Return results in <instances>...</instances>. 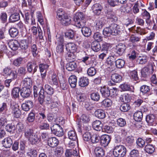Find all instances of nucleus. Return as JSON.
<instances>
[{"label":"nucleus","instance_id":"f257e3e1","mask_svg":"<svg viewBox=\"0 0 157 157\" xmlns=\"http://www.w3.org/2000/svg\"><path fill=\"white\" fill-rule=\"evenodd\" d=\"M121 30L119 25L113 23L109 27L104 29L103 34L105 36H109L111 35H116L120 33Z\"/></svg>","mask_w":157,"mask_h":157},{"label":"nucleus","instance_id":"f03ea898","mask_svg":"<svg viewBox=\"0 0 157 157\" xmlns=\"http://www.w3.org/2000/svg\"><path fill=\"white\" fill-rule=\"evenodd\" d=\"M56 18L63 25H67L71 23V17L68 16L67 14L62 9H59L57 10Z\"/></svg>","mask_w":157,"mask_h":157},{"label":"nucleus","instance_id":"7ed1b4c3","mask_svg":"<svg viewBox=\"0 0 157 157\" xmlns=\"http://www.w3.org/2000/svg\"><path fill=\"white\" fill-rule=\"evenodd\" d=\"M85 18V15L82 13L81 12L76 13L74 17L75 25L79 28L85 26L86 23V21L84 19Z\"/></svg>","mask_w":157,"mask_h":157},{"label":"nucleus","instance_id":"20e7f679","mask_svg":"<svg viewBox=\"0 0 157 157\" xmlns=\"http://www.w3.org/2000/svg\"><path fill=\"white\" fill-rule=\"evenodd\" d=\"M126 152V148L122 145L116 146L113 151V155L116 157H123L125 155Z\"/></svg>","mask_w":157,"mask_h":157},{"label":"nucleus","instance_id":"39448f33","mask_svg":"<svg viewBox=\"0 0 157 157\" xmlns=\"http://www.w3.org/2000/svg\"><path fill=\"white\" fill-rule=\"evenodd\" d=\"M52 132L58 136H61L63 135L62 128L59 124H56L51 127Z\"/></svg>","mask_w":157,"mask_h":157},{"label":"nucleus","instance_id":"423d86ee","mask_svg":"<svg viewBox=\"0 0 157 157\" xmlns=\"http://www.w3.org/2000/svg\"><path fill=\"white\" fill-rule=\"evenodd\" d=\"M32 42V37L29 36L27 39L22 40L19 44V46L22 49L26 50L28 48L29 43Z\"/></svg>","mask_w":157,"mask_h":157},{"label":"nucleus","instance_id":"0eeeda50","mask_svg":"<svg viewBox=\"0 0 157 157\" xmlns=\"http://www.w3.org/2000/svg\"><path fill=\"white\" fill-rule=\"evenodd\" d=\"M57 45L56 48V52L57 53L61 54L63 52L64 45L63 40L61 38L57 39V41L56 42Z\"/></svg>","mask_w":157,"mask_h":157},{"label":"nucleus","instance_id":"6e6552de","mask_svg":"<svg viewBox=\"0 0 157 157\" xmlns=\"http://www.w3.org/2000/svg\"><path fill=\"white\" fill-rule=\"evenodd\" d=\"M146 121L149 125L153 126L156 124L155 117L153 114H150L147 115L146 117Z\"/></svg>","mask_w":157,"mask_h":157},{"label":"nucleus","instance_id":"1a4fd4ad","mask_svg":"<svg viewBox=\"0 0 157 157\" xmlns=\"http://www.w3.org/2000/svg\"><path fill=\"white\" fill-rule=\"evenodd\" d=\"M126 46L123 44H120L117 45L116 48V52L120 56L122 55L125 52Z\"/></svg>","mask_w":157,"mask_h":157},{"label":"nucleus","instance_id":"9d476101","mask_svg":"<svg viewBox=\"0 0 157 157\" xmlns=\"http://www.w3.org/2000/svg\"><path fill=\"white\" fill-rule=\"evenodd\" d=\"M105 21L103 18L96 20L94 22V27L97 30H99L102 29L105 24Z\"/></svg>","mask_w":157,"mask_h":157},{"label":"nucleus","instance_id":"9b49d317","mask_svg":"<svg viewBox=\"0 0 157 157\" xmlns=\"http://www.w3.org/2000/svg\"><path fill=\"white\" fill-rule=\"evenodd\" d=\"M110 137L108 135H104L101 138V143L102 145L106 147L108 145L111 140Z\"/></svg>","mask_w":157,"mask_h":157},{"label":"nucleus","instance_id":"f8f14e48","mask_svg":"<svg viewBox=\"0 0 157 157\" xmlns=\"http://www.w3.org/2000/svg\"><path fill=\"white\" fill-rule=\"evenodd\" d=\"M31 93V90L29 88L23 87L20 90L21 95L24 98H26L29 97Z\"/></svg>","mask_w":157,"mask_h":157},{"label":"nucleus","instance_id":"ddd939ff","mask_svg":"<svg viewBox=\"0 0 157 157\" xmlns=\"http://www.w3.org/2000/svg\"><path fill=\"white\" fill-rule=\"evenodd\" d=\"M102 9L103 8L101 5L98 3L94 4L92 7L93 13L94 14L97 15H98L101 13Z\"/></svg>","mask_w":157,"mask_h":157},{"label":"nucleus","instance_id":"4468645a","mask_svg":"<svg viewBox=\"0 0 157 157\" xmlns=\"http://www.w3.org/2000/svg\"><path fill=\"white\" fill-rule=\"evenodd\" d=\"M106 15L109 21L114 22H116L117 21V17L115 13L113 11L108 10Z\"/></svg>","mask_w":157,"mask_h":157},{"label":"nucleus","instance_id":"2eb2a0df","mask_svg":"<svg viewBox=\"0 0 157 157\" xmlns=\"http://www.w3.org/2000/svg\"><path fill=\"white\" fill-rule=\"evenodd\" d=\"M40 140V136L38 135L37 134L34 133L29 140H28L31 144H36L38 143Z\"/></svg>","mask_w":157,"mask_h":157},{"label":"nucleus","instance_id":"dca6fc26","mask_svg":"<svg viewBox=\"0 0 157 157\" xmlns=\"http://www.w3.org/2000/svg\"><path fill=\"white\" fill-rule=\"evenodd\" d=\"M8 44L10 48L14 51L17 50L19 46V43L17 40H10L8 42Z\"/></svg>","mask_w":157,"mask_h":157},{"label":"nucleus","instance_id":"f3484780","mask_svg":"<svg viewBox=\"0 0 157 157\" xmlns=\"http://www.w3.org/2000/svg\"><path fill=\"white\" fill-rule=\"evenodd\" d=\"M58 144V140L55 137L49 138L48 140V145L52 147H56Z\"/></svg>","mask_w":157,"mask_h":157},{"label":"nucleus","instance_id":"a211bd4d","mask_svg":"<svg viewBox=\"0 0 157 157\" xmlns=\"http://www.w3.org/2000/svg\"><path fill=\"white\" fill-rule=\"evenodd\" d=\"M33 103L31 101L28 100L23 103L21 105V107L23 110L25 111L29 110L30 108L32 107Z\"/></svg>","mask_w":157,"mask_h":157},{"label":"nucleus","instance_id":"6ab92c4d","mask_svg":"<svg viewBox=\"0 0 157 157\" xmlns=\"http://www.w3.org/2000/svg\"><path fill=\"white\" fill-rule=\"evenodd\" d=\"M66 49L67 52H75L76 51L77 48L76 45L73 43H68L66 45Z\"/></svg>","mask_w":157,"mask_h":157},{"label":"nucleus","instance_id":"aec40b11","mask_svg":"<svg viewBox=\"0 0 157 157\" xmlns=\"http://www.w3.org/2000/svg\"><path fill=\"white\" fill-rule=\"evenodd\" d=\"M12 113L14 117L17 118L20 117L21 114V112L19 109V106L17 105H13L12 107Z\"/></svg>","mask_w":157,"mask_h":157},{"label":"nucleus","instance_id":"412c9836","mask_svg":"<svg viewBox=\"0 0 157 157\" xmlns=\"http://www.w3.org/2000/svg\"><path fill=\"white\" fill-rule=\"evenodd\" d=\"M89 83V80L88 78L86 77L81 78L78 81L79 86L84 87L88 85Z\"/></svg>","mask_w":157,"mask_h":157},{"label":"nucleus","instance_id":"4be33fe9","mask_svg":"<svg viewBox=\"0 0 157 157\" xmlns=\"http://www.w3.org/2000/svg\"><path fill=\"white\" fill-rule=\"evenodd\" d=\"M23 87L30 89L32 86V81L30 78H25L22 81Z\"/></svg>","mask_w":157,"mask_h":157},{"label":"nucleus","instance_id":"5701e85b","mask_svg":"<svg viewBox=\"0 0 157 157\" xmlns=\"http://www.w3.org/2000/svg\"><path fill=\"white\" fill-rule=\"evenodd\" d=\"M79 152L77 150L74 149H67L65 153L66 157H71L72 155L77 156Z\"/></svg>","mask_w":157,"mask_h":157},{"label":"nucleus","instance_id":"b1692460","mask_svg":"<svg viewBox=\"0 0 157 157\" xmlns=\"http://www.w3.org/2000/svg\"><path fill=\"white\" fill-rule=\"evenodd\" d=\"M13 144L12 139L10 137H7L5 138L2 141L3 146L6 148H10Z\"/></svg>","mask_w":157,"mask_h":157},{"label":"nucleus","instance_id":"393cba45","mask_svg":"<svg viewBox=\"0 0 157 157\" xmlns=\"http://www.w3.org/2000/svg\"><path fill=\"white\" fill-rule=\"evenodd\" d=\"M100 92L102 96L105 98L108 97L110 95V92L108 86H104L101 87Z\"/></svg>","mask_w":157,"mask_h":157},{"label":"nucleus","instance_id":"a878e982","mask_svg":"<svg viewBox=\"0 0 157 157\" xmlns=\"http://www.w3.org/2000/svg\"><path fill=\"white\" fill-rule=\"evenodd\" d=\"M80 28H82L81 31L84 36L88 37L91 35V31L90 28L84 26L81 27Z\"/></svg>","mask_w":157,"mask_h":157},{"label":"nucleus","instance_id":"bb28decb","mask_svg":"<svg viewBox=\"0 0 157 157\" xmlns=\"http://www.w3.org/2000/svg\"><path fill=\"white\" fill-rule=\"evenodd\" d=\"M92 126L93 128L97 131H100L102 129V124L99 120H96L93 122Z\"/></svg>","mask_w":157,"mask_h":157},{"label":"nucleus","instance_id":"cd10ccee","mask_svg":"<svg viewBox=\"0 0 157 157\" xmlns=\"http://www.w3.org/2000/svg\"><path fill=\"white\" fill-rule=\"evenodd\" d=\"M69 82L72 88H74L76 87L77 82L76 77L74 75L71 76L69 78Z\"/></svg>","mask_w":157,"mask_h":157},{"label":"nucleus","instance_id":"c85d7f7f","mask_svg":"<svg viewBox=\"0 0 157 157\" xmlns=\"http://www.w3.org/2000/svg\"><path fill=\"white\" fill-rule=\"evenodd\" d=\"M95 116L98 118L103 119L105 117V111L101 109H98L94 112Z\"/></svg>","mask_w":157,"mask_h":157},{"label":"nucleus","instance_id":"c756f323","mask_svg":"<svg viewBox=\"0 0 157 157\" xmlns=\"http://www.w3.org/2000/svg\"><path fill=\"white\" fill-rule=\"evenodd\" d=\"M111 80L115 83H119L122 80V76L117 73L113 74L111 76Z\"/></svg>","mask_w":157,"mask_h":157},{"label":"nucleus","instance_id":"7c9ffc66","mask_svg":"<svg viewBox=\"0 0 157 157\" xmlns=\"http://www.w3.org/2000/svg\"><path fill=\"white\" fill-rule=\"evenodd\" d=\"M77 67L76 63L75 62H70L67 63L66 65V68L68 71H71L75 70Z\"/></svg>","mask_w":157,"mask_h":157},{"label":"nucleus","instance_id":"2f4dec72","mask_svg":"<svg viewBox=\"0 0 157 157\" xmlns=\"http://www.w3.org/2000/svg\"><path fill=\"white\" fill-rule=\"evenodd\" d=\"M44 91L43 88L42 87L39 93L38 100L41 104L43 103L45 100Z\"/></svg>","mask_w":157,"mask_h":157},{"label":"nucleus","instance_id":"473e14b6","mask_svg":"<svg viewBox=\"0 0 157 157\" xmlns=\"http://www.w3.org/2000/svg\"><path fill=\"white\" fill-rule=\"evenodd\" d=\"M34 133L33 129L28 128H25L24 131V136L28 140L33 136Z\"/></svg>","mask_w":157,"mask_h":157},{"label":"nucleus","instance_id":"72a5a7b5","mask_svg":"<svg viewBox=\"0 0 157 157\" xmlns=\"http://www.w3.org/2000/svg\"><path fill=\"white\" fill-rule=\"evenodd\" d=\"M95 154L97 157H103L104 155V152L102 148L98 147L94 150Z\"/></svg>","mask_w":157,"mask_h":157},{"label":"nucleus","instance_id":"f704fd0d","mask_svg":"<svg viewBox=\"0 0 157 157\" xmlns=\"http://www.w3.org/2000/svg\"><path fill=\"white\" fill-rule=\"evenodd\" d=\"M101 46L99 42L96 41L93 42L91 44V48L94 52H97L101 49Z\"/></svg>","mask_w":157,"mask_h":157},{"label":"nucleus","instance_id":"c9c22d12","mask_svg":"<svg viewBox=\"0 0 157 157\" xmlns=\"http://www.w3.org/2000/svg\"><path fill=\"white\" fill-rule=\"evenodd\" d=\"M19 14L17 13H15L10 16L9 18V20L10 22H14L19 20Z\"/></svg>","mask_w":157,"mask_h":157},{"label":"nucleus","instance_id":"e433bc0d","mask_svg":"<svg viewBox=\"0 0 157 157\" xmlns=\"http://www.w3.org/2000/svg\"><path fill=\"white\" fill-rule=\"evenodd\" d=\"M143 117V113L142 112L140 111L136 112L134 114V120L140 122L142 120Z\"/></svg>","mask_w":157,"mask_h":157},{"label":"nucleus","instance_id":"4c0bfd02","mask_svg":"<svg viewBox=\"0 0 157 157\" xmlns=\"http://www.w3.org/2000/svg\"><path fill=\"white\" fill-rule=\"evenodd\" d=\"M73 52H65V57L67 61H72L75 58V56Z\"/></svg>","mask_w":157,"mask_h":157},{"label":"nucleus","instance_id":"58836bf2","mask_svg":"<svg viewBox=\"0 0 157 157\" xmlns=\"http://www.w3.org/2000/svg\"><path fill=\"white\" fill-rule=\"evenodd\" d=\"M20 91V88L18 87H14L12 90L11 92V95L12 98H16L19 96V92Z\"/></svg>","mask_w":157,"mask_h":157},{"label":"nucleus","instance_id":"ea45409f","mask_svg":"<svg viewBox=\"0 0 157 157\" xmlns=\"http://www.w3.org/2000/svg\"><path fill=\"white\" fill-rule=\"evenodd\" d=\"M155 148L153 145L150 144H147L144 148L145 151L149 154L153 153L155 151Z\"/></svg>","mask_w":157,"mask_h":157},{"label":"nucleus","instance_id":"a19ab883","mask_svg":"<svg viewBox=\"0 0 157 157\" xmlns=\"http://www.w3.org/2000/svg\"><path fill=\"white\" fill-rule=\"evenodd\" d=\"M44 91L47 94L51 95L53 94V88L48 85L46 84L44 86Z\"/></svg>","mask_w":157,"mask_h":157},{"label":"nucleus","instance_id":"79ce46f5","mask_svg":"<svg viewBox=\"0 0 157 157\" xmlns=\"http://www.w3.org/2000/svg\"><path fill=\"white\" fill-rule=\"evenodd\" d=\"M49 83L52 85L57 86L58 84V78L56 74H54L51 77V79L49 81Z\"/></svg>","mask_w":157,"mask_h":157},{"label":"nucleus","instance_id":"37998d69","mask_svg":"<svg viewBox=\"0 0 157 157\" xmlns=\"http://www.w3.org/2000/svg\"><path fill=\"white\" fill-rule=\"evenodd\" d=\"M76 98L77 101L80 103L85 102L86 98L84 94L80 93L77 94Z\"/></svg>","mask_w":157,"mask_h":157},{"label":"nucleus","instance_id":"c03bdc74","mask_svg":"<svg viewBox=\"0 0 157 157\" xmlns=\"http://www.w3.org/2000/svg\"><path fill=\"white\" fill-rule=\"evenodd\" d=\"M68 136L70 139L72 140H76L77 137L75 132L74 130H71L68 132Z\"/></svg>","mask_w":157,"mask_h":157},{"label":"nucleus","instance_id":"a18cd8bd","mask_svg":"<svg viewBox=\"0 0 157 157\" xmlns=\"http://www.w3.org/2000/svg\"><path fill=\"white\" fill-rule=\"evenodd\" d=\"M23 58L21 57L17 58L13 61V64L16 67H19L23 63Z\"/></svg>","mask_w":157,"mask_h":157},{"label":"nucleus","instance_id":"49530a36","mask_svg":"<svg viewBox=\"0 0 157 157\" xmlns=\"http://www.w3.org/2000/svg\"><path fill=\"white\" fill-rule=\"evenodd\" d=\"M115 65L117 68H122L124 65V61L122 59H118L116 60Z\"/></svg>","mask_w":157,"mask_h":157},{"label":"nucleus","instance_id":"de8ad7c7","mask_svg":"<svg viewBox=\"0 0 157 157\" xmlns=\"http://www.w3.org/2000/svg\"><path fill=\"white\" fill-rule=\"evenodd\" d=\"M131 96L128 94H124L121 97V101L124 102H128L131 101Z\"/></svg>","mask_w":157,"mask_h":157},{"label":"nucleus","instance_id":"09e8293b","mask_svg":"<svg viewBox=\"0 0 157 157\" xmlns=\"http://www.w3.org/2000/svg\"><path fill=\"white\" fill-rule=\"evenodd\" d=\"M9 33L11 37H14L18 35V31L17 28H12L9 29Z\"/></svg>","mask_w":157,"mask_h":157},{"label":"nucleus","instance_id":"8fccbe9b","mask_svg":"<svg viewBox=\"0 0 157 157\" xmlns=\"http://www.w3.org/2000/svg\"><path fill=\"white\" fill-rule=\"evenodd\" d=\"M101 104L105 107H109L112 105V101L109 98L105 99L102 101Z\"/></svg>","mask_w":157,"mask_h":157},{"label":"nucleus","instance_id":"3c124183","mask_svg":"<svg viewBox=\"0 0 157 157\" xmlns=\"http://www.w3.org/2000/svg\"><path fill=\"white\" fill-rule=\"evenodd\" d=\"M129 104L128 103L122 104L120 107V110L122 112H126L130 109Z\"/></svg>","mask_w":157,"mask_h":157},{"label":"nucleus","instance_id":"603ef678","mask_svg":"<svg viewBox=\"0 0 157 157\" xmlns=\"http://www.w3.org/2000/svg\"><path fill=\"white\" fill-rule=\"evenodd\" d=\"M94 39L96 42H99L102 40V36L101 34L99 32L95 33L93 36Z\"/></svg>","mask_w":157,"mask_h":157},{"label":"nucleus","instance_id":"864d4df0","mask_svg":"<svg viewBox=\"0 0 157 157\" xmlns=\"http://www.w3.org/2000/svg\"><path fill=\"white\" fill-rule=\"evenodd\" d=\"M148 59V58L146 56H139L137 59L138 62L140 64H144L146 63Z\"/></svg>","mask_w":157,"mask_h":157},{"label":"nucleus","instance_id":"5fc2aeb1","mask_svg":"<svg viewBox=\"0 0 157 157\" xmlns=\"http://www.w3.org/2000/svg\"><path fill=\"white\" fill-rule=\"evenodd\" d=\"M97 73V71L94 67H91L87 71L88 75L90 76H94Z\"/></svg>","mask_w":157,"mask_h":157},{"label":"nucleus","instance_id":"6e6d98bb","mask_svg":"<svg viewBox=\"0 0 157 157\" xmlns=\"http://www.w3.org/2000/svg\"><path fill=\"white\" fill-rule=\"evenodd\" d=\"M128 73L129 74L130 77L133 79L135 80H137L138 79V78L137 75V71H136L133 70L131 71L129 70L128 71Z\"/></svg>","mask_w":157,"mask_h":157},{"label":"nucleus","instance_id":"4d7b16f0","mask_svg":"<svg viewBox=\"0 0 157 157\" xmlns=\"http://www.w3.org/2000/svg\"><path fill=\"white\" fill-rule=\"evenodd\" d=\"M115 57L114 56H111L107 58L106 63L108 64L111 66L113 65L114 63H115Z\"/></svg>","mask_w":157,"mask_h":157},{"label":"nucleus","instance_id":"13d9d810","mask_svg":"<svg viewBox=\"0 0 157 157\" xmlns=\"http://www.w3.org/2000/svg\"><path fill=\"white\" fill-rule=\"evenodd\" d=\"M121 10L122 12L128 13L131 10V5H126L122 6L121 9Z\"/></svg>","mask_w":157,"mask_h":157},{"label":"nucleus","instance_id":"bf43d9fd","mask_svg":"<svg viewBox=\"0 0 157 157\" xmlns=\"http://www.w3.org/2000/svg\"><path fill=\"white\" fill-rule=\"evenodd\" d=\"M136 32L140 35H145L147 33V31L145 29H142L140 27H137L135 29Z\"/></svg>","mask_w":157,"mask_h":157},{"label":"nucleus","instance_id":"052dcab7","mask_svg":"<svg viewBox=\"0 0 157 157\" xmlns=\"http://www.w3.org/2000/svg\"><path fill=\"white\" fill-rule=\"evenodd\" d=\"M141 15L144 19L146 20H149L151 18L150 13L145 9L142 10Z\"/></svg>","mask_w":157,"mask_h":157},{"label":"nucleus","instance_id":"680f3d73","mask_svg":"<svg viewBox=\"0 0 157 157\" xmlns=\"http://www.w3.org/2000/svg\"><path fill=\"white\" fill-rule=\"evenodd\" d=\"M90 121L89 116L88 115L83 114L81 117V122L83 123H87Z\"/></svg>","mask_w":157,"mask_h":157},{"label":"nucleus","instance_id":"e2e57ef3","mask_svg":"<svg viewBox=\"0 0 157 157\" xmlns=\"http://www.w3.org/2000/svg\"><path fill=\"white\" fill-rule=\"evenodd\" d=\"M141 39V38L134 35H132L130 37L129 41L132 43H135L139 41Z\"/></svg>","mask_w":157,"mask_h":157},{"label":"nucleus","instance_id":"0e129e2a","mask_svg":"<svg viewBox=\"0 0 157 157\" xmlns=\"http://www.w3.org/2000/svg\"><path fill=\"white\" fill-rule=\"evenodd\" d=\"M12 70L10 67H6L3 69L2 71V74L5 76H9L10 74L12 72Z\"/></svg>","mask_w":157,"mask_h":157},{"label":"nucleus","instance_id":"69168bd1","mask_svg":"<svg viewBox=\"0 0 157 157\" xmlns=\"http://www.w3.org/2000/svg\"><path fill=\"white\" fill-rule=\"evenodd\" d=\"M117 124L120 127H123L125 126L126 124V121L122 118H120L117 120Z\"/></svg>","mask_w":157,"mask_h":157},{"label":"nucleus","instance_id":"338daca9","mask_svg":"<svg viewBox=\"0 0 157 157\" xmlns=\"http://www.w3.org/2000/svg\"><path fill=\"white\" fill-rule=\"evenodd\" d=\"M120 88L124 91H131V89L129 85L126 83H124L120 85Z\"/></svg>","mask_w":157,"mask_h":157},{"label":"nucleus","instance_id":"774afa93","mask_svg":"<svg viewBox=\"0 0 157 157\" xmlns=\"http://www.w3.org/2000/svg\"><path fill=\"white\" fill-rule=\"evenodd\" d=\"M27 154L30 157H35L37 155V152L35 150L31 149L28 152Z\"/></svg>","mask_w":157,"mask_h":157}]
</instances>
